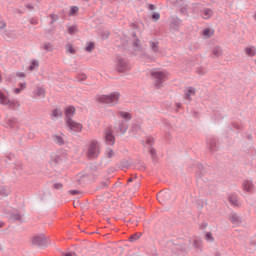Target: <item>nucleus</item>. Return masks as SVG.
<instances>
[{
	"mask_svg": "<svg viewBox=\"0 0 256 256\" xmlns=\"http://www.w3.org/2000/svg\"><path fill=\"white\" fill-rule=\"evenodd\" d=\"M119 97H121L119 92H112L108 95L98 96L97 101L103 105H108V107H113V105H117V103H119Z\"/></svg>",
	"mask_w": 256,
	"mask_h": 256,
	"instance_id": "f257e3e1",
	"label": "nucleus"
},
{
	"mask_svg": "<svg viewBox=\"0 0 256 256\" xmlns=\"http://www.w3.org/2000/svg\"><path fill=\"white\" fill-rule=\"evenodd\" d=\"M86 153L89 159H97L101 153V144L97 140H91L86 145Z\"/></svg>",
	"mask_w": 256,
	"mask_h": 256,
	"instance_id": "f03ea898",
	"label": "nucleus"
},
{
	"mask_svg": "<svg viewBox=\"0 0 256 256\" xmlns=\"http://www.w3.org/2000/svg\"><path fill=\"white\" fill-rule=\"evenodd\" d=\"M150 75L154 81L156 89H161L163 87V83L167 81V73L161 70H151Z\"/></svg>",
	"mask_w": 256,
	"mask_h": 256,
	"instance_id": "7ed1b4c3",
	"label": "nucleus"
},
{
	"mask_svg": "<svg viewBox=\"0 0 256 256\" xmlns=\"http://www.w3.org/2000/svg\"><path fill=\"white\" fill-rule=\"evenodd\" d=\"M187 247L188 245L183 242L182 239L173 242L171 249L174 255L181 256L185 255L187 253Z\"/></svg>",
	"mask_w": 256,
	"mask_h": 256,
	"instance_id": "20e7f679",
	"label": "nucleus"
},
{
	"mask_svg": "<svg viewBox=\"0 0 256 256\" xmlns=\"http://www.w3.org/2000/svg\"><path fill=\"white\" fill-rule=\"evenodd\" d=\"M116 69L118 73H125V71H129L131 67L129 66V62L125 60V58L121 56H117L116 58Z\"/></svg>",
	"mask_w": 256,
	"mask_h": 256,
	"instance_id": "39448f33",
	"label": "nucleus"
},
{
	"mask_svg": "<svg viewBox=\"0 0 256 256\" xmlns=\"http://www.w3.org/2000/svg\"><path fill=\"white\" fill-rule=\"evenodd\" d=\"M155 143V139L151 136L146 137L145 141L142 142L144 147H148V153L151 155L152 159L157 157V150L153 148V144Z\"/></svg>",
	"mask_w": 256,
	"mask_h": 256,
	"instance_id": "423d86ee",
	"label": "nucleus"
},
{
	"mask_svg": "<svg viewBox=\"0 0 256 256\" xmlns=\"http://www.w3.org/2000/svg\"><path fill=\"white\" fill-rule=\"evenodd\" d=\"M33 245L36 247L45 248L47 245H49V242L47 241V237H45V234H39L34 236L32 239Z\"/></svg>",
	"mask_w": 256,
	"mask_h": 256,
	"instance_id": "0eeeda50",
	"label": "nucleus"
},
{
	"mask_svg": "<svg viewBox=\"0 0 256 256\" xmlns=\"http://www.w3.org/2000/svg\"><path fill=\"white\" fill-rule=\"evenodd\" d=\"M66 124L69 131L74 133H81L83 131V124L74 121L73 119H66Z\"/></svg>",
	"mask_w": 256,
	"mask_h": 256,
	"instance_id": "6e6552de",
	"label": "nucleus"
},
{
	"mask_svg": "<svg viewBox=\"0 0 256 256\" xmlns=\"http://www.w3.org/2000/svg\"><path fill=\"white\" fill-rule=\"evenodd\" d=\"M171 195L173 193L170 190L160 191L157 195V200L162 204L168 203V201H171Z\"/></svg>",
	"mask_w": 256,
	"mask_h": 256,
	"instance_id": "1a4fd4ad",
	"label": "nucleus"
},
{
	"mask_svg": "<svg viewBox=\"0 0 256 256\" xmlns=\"http://www.w3.org/2000/svg\"><path fill=\"white\" fill-rule=\"evenodd\" d=\"M198 15L202 17V19H211L213 17V10L210 8H203L201 5H198Z\"/></svg>",
	"mask_w": 256,
	"mask_h": 256,
	"instance_id": "9d476101",
	"label": "nucleus"
},
{
	"mask_svg": "<svg viewBox=\"0 0 256 256\" xmlns=\"http://www.w3.org/2000/svg\"><path fill=\"white\" fill-rule=\"evenodd\" d=\"M104 137L106 145H115V136L113 135V130H111V128H107L104 131Z\"/></svg>",
	"mask_w": 256,
	"mask_h": 256,
	"instance_id": "9b49d317",
	"label": "nucleus"
},
{
	"mask_svg": "<svg viewBox=\"0 0 256 256\" xmlns=\"http://www.w3.org/2000/svg\"><path fill=\"white\" fill-rule=\"evenodd\" d=\"M23 217H24V214L21 213V212H12L10 213L9 215V219L15 223L17 221H20V223H23Z\"/></svg>",
	"mask_w": 256,
	"mask_h": 256,
	"instance_id": "f8f14e48",
	"label": "nucleus"
},
{
	"mask_svg": "<svg viewBox=\"0 0 256 256\" xmlns=\"http://www.w3.org/2000/svg\"><path fill=\"white\" fill-rule=\"evenodd\" d=\"M52 139L54 141V143H56V145H65V135L61 134H54L52 135Z\"/></svg>",
	"mask_w": 256,
	"mask_h": 256,
	"instance_id": "ddd939ff",
	"label": "nucleus"
},
{
	"mask_svg": "<svg viewBox=\"0 0 256 256\" xmlns=\"http://www.w3.org/2000/svg\"><path fill=\"white\" fill-rule=\"evenodd\" d=\"M207 145L211 153H215V151H217V139L211 138L210 140H208Z\"/></svg>",
	"mask_w": 256,
	"mask_h": 256,
	"instance_id": "4468645a",
	"label": "nucleus"
},
{
	"mask_svg": "<svg viewBox=\"0 0 256 256\" xmlns=\"http://www.w3.org/2000/svg\"><path fill=\"white\" fill-rule=\"evenodd\" d=\"M195 95V88L188 87L184 90V99L191 101V96Z\"/></svg>",
	"mask_w": 256,
	"mask_h": 256,
	"instance_id": "2eb2a0df",
	"label": "nucleus"
},
{
	"mask_svg": "<svg viewBox=\"0 0 256 256\" xmlns=\"http://www.w3.org/2000/svg\"><path fill=\"white\" fill-rule=\"evenodd\" d=\"M242 187L244 191H246L247 193H251L253 191V182L246 180L243 182Z\"/></svg>",
	"mask_w": 256,
	"mask_h": 256,
	"instance_id": "dca6fc26",
	"label": "nucleus"
},
{
	"mask_svg": "<svg viewBox=\"0 0 256 256\" xmlns=\"http://www.w3.org/2000/svg\"><path fill=\"white\" fill-rule=\"evenodd\" d=\"M229 203L233 207H239V198L237 197V194H231L229 196Z\"/></svg>",
	"mask_w": 256,
	"mask_h": 256,
	"instance_id": "f3484780",
	"label": "nucleus"
},
{
	"mask_svg": "<svg viewBox=\"0 0 256 256\" xmlns=\"http://www.w3.org/2000/svg\"><path fill=\"white\" fill-rule=\"evenodd\" d=\"M117 133H120V135H125V133H127V124L125 122L119 123Z\"/></svg>",
	"mask_w": 256,
	"mask_h": 256,
	"instance_id": "a211bd4d",
	"label": "nucleus"
},
{
	"mask_svg": "<svg viewBox=\"0 0 256 256\" xmlns=\"http://www.w3.org/2000/svg\"><path fill=\"white\" fill-rule=\"evenodd\" d=\"M73 115H75V107L70 106V107L66 108V110H65L66 119H73L72 118Z\"/></svg>",
	"mask_w": 256,
	"mask_h": 256,
	"instance_id": "6ab92c4d",
	"label": "nucleus"
},
{
	"mask_svg": "<svg viewBox=\"0 0 256 256\" xmlns=\"http://www.w3.org/2000/svg\"><path fill=\"white\" fill-rule=\"evenodd\" d=\"M246 55H248V57H255L256 55V48L255 46H249V47H246L244 49Z\"/></svg>",
	"mask_w": 256,
	"mask_h": 256,
	"instance_id": "aec40b11",
	"label": "nucleus"
},
{
	"mask_svg": "<svg viewBox=\"0 0 256 256\" xmlns=\"http://www.w3.org/2000/svg\"><path fill=\"white\" fill-rule=\"evenodd\" d=\"M230 221H231V223H233V225H239V223H241V217H239V215L233 213L230 216Z\"/></svg>",
	"mask_w": 256,
	"mask_h": 256,
	"instance_id": "412c9836",
	"label": "nucleus"
},
{
	"mask_svg": "<svg viewBox=\"0 0 256 256\" xmlns=\"http://www.w3.org/2000/svg\"><path fill=\"white\" fill-rule=\"evenodd\" d=\"M0 103L2 105H9L11 102L9 101V98H7V94L0 92Z\"/></svg>",
	"mask_w": 256,
	"mask_h": 256,
	"instance_id": "4be33fe9",
	"label": "nucleus"
},
{
	"mask_svg": "<svg viewBox=\"0 0 256 256\" xmlns=\"http://www.w3.org/2000/svg\"><path fill=\"white\" fill-rule=\"evenodd\" d=\"M22 172H23V164L21 162H17L14 165V173L16 175H21Z\"/></svg>",
	"mask_w": 256,
	"mask_h": 256,
	"instance_id": "5701e85b",
	"label": "nucleus"
},
{
	"mask_svg": "<svg viewBox=\"0 0 256 256\" xmlns=\"http://www.w3.org/2000/svg\"><path fill=\"white\" fill-rule=\"evenodd\" d=\"M34 95H37V97H41L43 99L45 97V89L42 87H37L34 91Z\"/></svg>",
	"mask_w": 256,
	"mask_h": 256,
	"instance_id": "b1692460",
	"label": "nucleus"
},
{
	"mask_svg": "<svg viewBox=\"0 0 256 256\" xmlns=\"http://www.w3.org/2000/svg\"><path fill=\"white\" fill-rule=\"evenodd\" d=\"M171 25L172 27H174V29H179V26L181 25V19H179L178 17L172 18Z\"/></svg>",
	"mask_w": 256,
	"mask_h": 256,
	"instance_id": "393cba45",
	"label": "nucleus"
},
{
	"mask_svg": "<svg viewBox=\"0 0 256 256\" xmlns=\"http://www.w3.org/2000/svg\"><path fill=\"white\" fill-rule=\"evenodd\" d=\"M61 115H63V112L61 111V109L56 108L52 111V119H59V117H61Z\"/></svg>",
	"mask_w": 256,
	"mask_h": 256,
	"instance_id": "a878e982",
	"label": "nucleus"
},
{
	"mask_svg": "<svg viewBox=\"0 0 256 256\" xmlns=\"http://www.w3.org/2000/svg\"><path fill=\"white\" fill-rule=\"evenodd\" d=\"M110 180L106 178L105 180L101 181L98 185V189H107L109 187Z\"/></svg>",
	"mask_w": 256,
	"mask_h": 256,
	"instance_id": "bb28decb",
	"label": "nucleus"
},
{
	"mask_svg": "<svg viewBox=\"0 0 256 256\" xmlns=\"http://www.w3.org/2000/svg\"><path fill=\"white\" fill-rule=\"evenodd\" d=\"M149 44L154 53H159V42L150 41Z\"/></svg>",
	"mask_w": 256,
	"mask_h": 256,
	"instance_id": "cd10ccee",
	"label": "nucleus"
},
{
	"mask_svg": "<svg viewBox=\"0 0 256 256\" xmlns=\"http://www.w3.org/2000/svg\"><path fill=\"white\" fill-rule=\"evenodd\" d=\"M213 55L215 57H221V55H223V50L221 49V47L219 46H216L214 49H213Z\"/></svg>",
	"mask_w": 256,
	"mask_h": 256,
	"instance_id": "c85d7f7f",
	"label": "nucleus"
},
{
	"mask_svg": "<svg viewBox=\"0 0 256 256\" xmlns=\"http://www.w3.org/2000/svg\"><path fill=\"white\" fill-rule=\"evenodd\" d=\"M9 193L10 192L7 187L0 186V195H2V197H8Z\"/></svg>",
	"mask_w": 256,
	"mask_h": 256,
	"instance_id": "c756f323",
	"label": "nucleus"
},
{
	"mask_svg": "<svg viewBox=\"0 0 256 256\" xmlns=\"http://www.w3.org/2000/svg\"><path fill=\"white\" fill-rule=\"evenodd\" d=\"M8 125L9 127H11V129H17L18 125H17V119L13 118L8 120Z\"/></svg>",
	"mask_w": 256,
	"mask_h": 256,
	"instance_id": "7c9ffc66",
	"label": "nucleus"
},
{
	"mask_svg": "<svg viewBox=\"0 0 256 256\" xmlns=\"http://www.w3.org/2000/svg\"><path fill=\"white\" fill-rule=\"evenodd\" d=\"M119 115L122 119H125V121H131V114H129V112H120Z\"/></svg>",
	"mask_w": 256,
	"mask_h": 256,
	"instance_id": "2f4dec72",
	"label": "nucleus"
},
{
	"mask_svg": "<svg viewBox=\"0 0 256 256\" xmlns=\"http://www.w3.org/2000/svg\"><path fill=\"white\" fill-rule=\"evenodd\" d=\"M205 241H207L208 243H213V241H215V238L213 237V234L211 232L206 233Z\"/></svg>",
	"mask_w": 256,
	"mask_h": 256,
	"instance_id": "473e14b6",
	"label": "nucleus"
},
{
	"mask_svg": "<svg viewBox=\"0 0 256 256\" xmlns=\"http://www.w3.org/2000/svg\"><path fill=\"white\" fill-rule=\"evenodd\" d=\"M37 67H39V61L34 60L31 62L28 69H29V71H33L34 69H37Z\"/></svg>",
	"mask_w": 256,
	"mask_h": 256,
	"instance_id": "72a5a7b5",
	"label": "nucleus"
},
{
	"mask_svg": "<svg viewBox=\"0 0 256 256\" xmlns=\"http://www.w3.org/2000/svg\"><path fill=\"white\" fill-rule=\"evenodd\" d=\"M106 157H108V159H113V157H115V152L113 151V149L108 148L106 150Z\"/></svg>",
	"mask_w": 256,
	"mask_h": 256,
	"instance_id": "f704fd0d",
	"label": "nucleus"
},
{
	"mask_svg": "<svg viewBox=\"0 0 256 256\" xmlns=\"http://www.w3.org/2000/svg\"><path fill=\"white\" fill-rule=\"evenodd\" d=\"M198 169H199V172H197V174L199 175V177H203V175H205V170L203 169V165L198 164Z\"/></svg>",
	"mask_w": 256,
	"mask_h": 256,
	"instance_id": "c9c22d12",
	"label": "nucleus"
},
{
	"mask_svg": "<svg viewBox=\"0 0 256 256\" xmlns=\"http://www.w3.org/2000/svg\"><path fill=\"white\" fill-rule=\"evenodd\" d=\"M193 246L196 247V249H201V240L194 239Z\"/></svg>",
	"mask_w": 256,
	"mask_h": 256,
	"instance_id": "e433bc0d",
	"label": "nucleus"
},
{
	"mask_svg": "<svg viewBox=\"0 0 256 256\" xmlns=\"http://www.w3.org/2000/svg\"><path fill=\"white\" fill-rule=\"evenodd\" d=\"M95 47V44L93 42L88 43V45L86 46V51L88 53H91V51H93V48Z\"/></svg>",
	"mask_w": 256,
	"mask_h": 256,
	"instance_id": "4c0bfd02",
	"label": "nucleus"
},
{
	"mask_svg": "<svg viewBox=\"0 0 256 256\" xmlns=\"http://www.w3.org/2000/svg\"><path fill=\"white\" fill-rule=\"evenodd\" d=\"M78 11H79V7L72 6L71 9H70L69 15H75V13H77Z\"/></svg>",
	"mask_w": 256,
	"mask_h": 256,
	"instance_id": "58836bf2",
	"label": "nucleus"
},
{
	"mask_svg": "<svg viewBox=\"0 0 256 256\" xmlns=\"http://www.w3.org/2000/svg\"><path fill=\"white\" fill-rule=\"evenodd\" d=\"M77 32V27H75V26H70L69 28H68V33L70 34V35H74V33H76Z\"/></svg>",
	"mask_w": 256,
	"mask_h": 256,
	"instance_id": "ea45409f",
	"label": "nucleus"
},
{
	"mask_svg": "<svg viewBox=\"0 0 256 256\" xmlns=\"http://www.w3.org/2000/svg\"><path fill=\"white\" fill-rule=\"evenodd\" d=\"M44 49L45 51H53V45H51V43H45Z\"/></svg>",
	"mask_w": 256,
	"mask_h": 256,
	"instance_id": "a19ab883",
	"label": "nucleus"
},
{
	"mask_svg": "<svg viewBox=\"0 0 256 256\" xmlns=\"http://www.w3.org/2000/svg\"><path fill=\"white\" fill-rule=\"evenodd\" d=\"M141 41L139 39H136V41L133 43V47L135 49H141V45H140Z\"/></svg>",
	"mask_w": 256,
	"mask_h": 256,
	"instance_id": "79ce46f5",
	"label": "nucleus"
},
{
	"mask_svg": "<svg viewBox=\"0 0 256 256\" xmlns=\"http://www.w3.org/2000/svg\"><path fill=\"white\" fill-rule=\"evenodd\" d=\"M160 17H161V14H159V12H154L152 14V19H154V21H159Z\"/></svg>",
	"mask_w": 256,
	"mask_h": 256,
	"instance_id": "37998d69",
	"label": "nucleus"
},
{
	"mask_svg": "<svg viewBox=\"0 0 256 256\" xmlns=\"http://www.w3.org/2000/svg\"><path fill=\"white\" fill-rule=\"evenodd\" d=\"M197 73H199V75H205V73H207V68H198Z\"/></svg>",
	"mask_w": 256,
	"mask_h": 256,
	"instance_id": "c03bdc74",
	"label": "nucleus"
},
{
	"mask_svg": "<svg viewBox=\"0 0 256 256\" xmlns=\"http://www.w3.org/2000/svg\"><path fill=\"white\" fill-rule=\"evenodd\" d=\"M141 236L139 234H134L130 237L131 243H134V241H137Z\"/></svg>",
	"mask_w": 256,
	"mask_h": 256,
	"instance_id": "a18cd8bd",
	"label": "nucleus"
},
{
	"mask_svg": "<svg viewBox=\"0 0 256 256\" xmlns=\"http://www.w3.org/2000/svg\"><path fill=\"white\" fill-rule=\"evenodd\" d=\"M53 187L57 189L58 191H61L63 189V184L62 183H54Z\"/></svg>",
	"mask_w": 256,
	"mask_h": 256,
	"instance_id": "49530a36",
	"label": "nucleus"
},
{
	"mask_svg": "<svg viewBox=\"0 0 256 256\" xmlns=\"http://www.w3.org/2000/svg\"><path fill=\"white\" fill-rule=\"evenodd\" d=\"M85 79H87V75L86 74H79L78 75V81H85Z\"/></svg>",
	"mask_w": 256,
	"mask_h": 256,
	"instance_id": "de8ad7c7",
	"label": "nucleus"
},
{
	"mask_svg": "<svg viewBox=\"0 0 256 256\" xmlns=\"http://www.w3.org/2000/svg\"><path fill=\"white\" fill-rule=\"evenodd\" d=\"M205 37H210L211 36V30L209 28H206L204 31H203Z\"/></svg>",
	"mask_w": 256,
	"mask_h": 256,
	"instance_id": "09e8293b",
	"label": "nucleus"
},
{
	"mask_svg": "<svg viewBox=\"0 0 256 256\" xmlns=\"http://www.w3.org/2000/svg\"><path fill=\"white\" fill-rule=\"evenodd\" d=\"M18 85H19L20 89H22V91L27 88V83H25V82H20Z\"/></svg>",
	"mask_w": 256,
	"mask_h": 256,
	"instance_id": "8fccbe9b",
	"label": "nucleus"
},
{
	"mask_svg": "<svg viewBox=\"0 0 256 256\" xmlns=\"http://www.w3.org/2000/svg\"><path fill=\"white\" fill-rule=\"evenodd\" d=\"M185 3V0H176V6L182 7V5Z\"/></svg>",
	"mask_w": 256,
	"mask_h": 256,
	"instance_id": "3c124183",
	"label": "nucleus"
},
{
	"mask_svg": "<svg viewBox=\"0 0 256 256\" xmlns=\"http://www.w3.org/2000/svg\"><path fill=\"white\" fill-rule=\"evenodd\" d=\"M69 193H70V195H79L81 193V191H79V190H70Z\"/></svg>",
	"mask_w": 256,
	"mask_h": 256,
	"instance_id": "603ef678",
	"label": "nucleus"
},
{
	"mask_svg": "<svg viewBox=\"0 0 256 256\" xmlns=\"http://www.w3.org/2000/svg\"><path fill=\"white\" fill-rule=\"evenodd\" d=\"M16 77H19L20 79L25 78V73L24 72H17Z\"/></svg>",
	"mask_w": 256,
	"mask_h": 256,
	"instance_id": "864d4df0",
	"label": "nucleus"
},
{
	"mask_svg": "<svg viewBox=\"0 0 256 256\" xmlns=\"http://www.w3.org/2000/svg\"><path fill=\"white\" fill-rule=\"evenodd\" d=\"M26 9H28V11H33L35 7L32 4H26Z\"/></svg>",
	"mask_w": 256,
	"mask_h": 256,
	"instance_id": "5fc2aeb1",
	"label": "nucleus"
},
{
	"mask_svg": "<svg viewBox=\"0 0 256 256\" xmlns=\"http://www.w3.org/2000/svg\"><path fill=\"white\" fill-rule=\"evenodd\" d=\"M7 27V23L5 21H0V29H5Z\"/></svg>",
	"mask_w": 256,
	"mask_h": 256,
	"instance_id": "6e6d98bb",
	"label": "nucleus"
},
{
	"mask_svg": "<svg viewBox=\"0 0 256 256\" xmlns=\"http://www.w3.org/2000/svg\"><path fill=\"white\" fill-rule=\"evenodd\" d=\"M63 256H77V253H75V252H68V253L63 254Z\"/></svg>",
	"mask_w": 256,
	"mask_h": 256,
	"instance_id": "4d7b16f0",
	"label": "nucleus"
},
{
	"mask_svg": "<svg viewBox=\"0 0 256 256\" xmlns=\"http://www.w3.org/2000/svg\"><path fill=\"white\" fill-rule=\"evenodd\" d=\"M21 91H23V89H21V88H15V89H14V93H15L16 95H19V93H21Z\"/></svg>",
	"mask_w": 256,
	"mask_h": 256,
	"instance_id": "13d9d810",
	"label": "nucleus"
},
{
	"mask_svg": "<svg viewBox=\"0 0 256 256\" xmlns=\"http://www.w3.org/2000/svg\"><path fill=\"white\" fill-rule=\"evenodd\" d=\"M68 53H72V54L75 53V49H73V46L70 45L68 47Z\"/></svg>",
	"mask_w": 256,
	"mask_h": 256,
	"instance_id": "bf43d9fd",
	"label": "nucleus"
},
{
	"mask_svg": "<svg viewBox=\"0 0 256 256\" xmlns=\"http://www.w3.org/2000/svg\"><path fill=\"white\" fill-rule=\"evenodd\" d=\"M148 9H149L150 11H155L156 7H155V5H153V4H149Z\"/></svg>",
	"mask_w": 256,
	"mask_h": 256,
	"instance_id": "052dcab7",
	"label": "nucleus"
},
{
	"mask_svg": "<svg viewBox=\"0 0 256 256\" xmlns=\"http://www.w3.org/2000/svg\"><path fill=\"white\" fill-rule=\"evenodd\" d=\"M109 37V32H105L103 35H102V39H107Z\"/></svg>",
	"mask_w": 256,
	"mask_h": 256,
	"instance_id": "680f3d73",
	"label": "nucleus"
},
{
	"mask_svg": "<svg viewBox=\"0 0 256 256\" xmlns=\"http://www.w3.org/2000/svg\"><path fill=\"white\" fill-rule=\"evenodd\" d=\"M52 23H54V21H57V19H59V17L57 15H52Z\"/></svg>",
	"mask_w": 256,
	"mask_h": 256,
	"instance_id": "e2e57ef3",
	"label": "nucleus"
},
{
	"mask_svg": "<svg viewBox=\"0 0 256 256\" xmlns=\"http://www.w3.org/2000/svg\"><path fill=\"white\" fill-rule=\"evenodd\" d=\"M132 182H133V178H129L128 183H132Z\"/></svg>",
	"mask_w": 256,
	"mask_h": 256,
	"instance_id": "0e129e2a",
	"label": "nucleus"
},
{
	"mask_svg": "<svg viewBox=\"0 0 256 256\" xmlns=\"http://www.w3.org/2000/svg\"><path fill=\"white\" fill-rule=\"evenodd\" d=\"M119 185H121V182H117V183L115 184V187H119Z\"/></svg>",
	"mask_w": 256,
	"mask_h": 256,
	"instance_id": "69168bd1",
	"label": "nucleus"
},
{
	"mask_svg": "<svg viewBox=\"0 0 256 256\" xmlns=\"http://www.w3.org/2000/svg\"><path fill=\"white\" fill-rule=\"evenodd\" d=\"M176 107L179 109V107H181V104H176Z\"/></svg>",
	"mask_w": 256,
	"mask_h": 256,
	"instance_id": "338daca9",
	"label": "nucleus"
},
{
	"mask_svg": "<svg viewBox=\"0 0 256 256\" xmlns=\"http://www.w3.org/2000/svg\"><path fill=\"white\" fill-rule=\"evenodd\" d=\"M0 227H3V222L0 221Z\"/></svg>",
	"mask_w": 256,
	"mask_h": 256,
	"instance_id": "774afa93",
	"label": "nucleus"
}]
</instances>
